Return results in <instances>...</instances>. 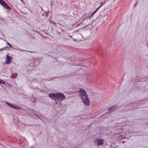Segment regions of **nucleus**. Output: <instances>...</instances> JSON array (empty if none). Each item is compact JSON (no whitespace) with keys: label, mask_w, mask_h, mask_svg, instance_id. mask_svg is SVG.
Returning a JSON list of instances; mask_svg holds the SVG:
<instances>
[{"label":"nucleus","mask_w":148,"mask_h":148,"mask_svg":"<svg viewBox=\"0 0 148 148\" xmlns=\"http://www.w3.org/2000/svg\"><path fill=\"white\" fill-rule=\"evenodd\" d=\"M97 10H96L89 17V18H90L91 16H92L94 14H95L96 12L97 11Z\"/></svg>","instance_id":"nucleus-12"},{"label":"nucleus","mask_w":148,"mask_h":148,"mask_svg":"<svg viewBox=\"0 0 148 148\" xmlns=\"http://www.w3.org/2000/svg\"><path fill=\"white\" fill-rule=\"evenodd\" d=\"M12 57L8 56L7 57L6 63L9 64L12 62Z\"/></svg>","instance_id":"nucleus-8"},{"label":"nucleus","mask_w":148,"mask_h":148,"mask_svg":"<svg viewBox=\"0 0 148 148\" xmlns=\"http://www.w3.org/2000/svg\"><path fill=\"white\" fill-rule=\"evenodd\" d=\"M97 145L99 146L102 144L103 143V140L102 139L98 138L96 140Z\"/></svg>","instance_id":"nucleus-6"},{"label":"nucleus","mask_w":148,"mask_h":148,"mask_svg":"<svg viewBox=\"0 0 148 148\" xmlns=\"http://www.w3.org/2000/svg\"><path fill=\"white\" fill-rule=\"evenodd\" d=\"M0 84H5V82L2 79H0Z\"/></svg>","instance_id":"nucleus-11"},{"label":"nucleus","mask_w":148,"mask_h":148,"mask_svg":"<svg viewBox=\"0 0 148 148\" xmlns=\"http://www.w3.org/2000/svg\"><path fill=\"white\" fill-rule=\"evenodd\" d=\"M7 44L8 45H9L10 47L11 46V45L10 43H9V42H7Z\"/></svg>","instance_id":"nucleus-13"},{"label":"nucleus","mask_w":148,"mask_h":148,"mask_svg":"<svg viewBox=\"0 0 148 148\" xmlns=\"http://www.w3.org/2000/svg\"><path fill=\"white\" fill-rule=\"evenodd\" d=\"M83 103L86 106H88L90 105V101L88 98V96L82 99Z\"/></svg>","instance_id":"nucleus-2"},{"label":"nucleus","mask_w":148,"mask_h":148,"mask_svg":"<svg viewBox=\"0 0 148 148\" xmlns=\"http://www.w3.org/2000/svg\"><path fill=\"white\" fill-rule=\"evenodd\" d=\"M106 3L105 1L103 3L102 2H101V5L97 8V10H98V9H99L100 8H101V7L103 5V4L104 3Z\"/></svg>","instance_id":"nucleus-10"},{"label":"nucleus","mask_w":148,"mask_h":148,"mask_svg":"<svg viewBox=\"0 0 148 148\" xmlns=\"http://www.w3.org/2000/svg\"><path fill=\"white\" fill-rule=\"evenodd\" d=\"M56 99H58L61 101L64 100L65 97V96L62 93H56Z\"/></svg>","instance_id":"nucleus-3"},{"label":"nucleus","mask_w":148,"mask_h":148,"mask_svg":"<svg viewBox=\"0 0 148 148\" xmlns=\"http://www.w3.org/2000/svg\"><path fill=\"white\" fill-rule=\"evenodd\" d=\"M79 94L81 99L88 97V95L86 94L85 91L83 89H80Z\"/></svg>","instance_id":"nucleus-1"},{"label":"nucleus","mask_w":148,"mask_h":148,"mask_svg":"<svg viewBox=\"0 0 148 148\" xmlns=\"http://www.w3.org/2000/svg\"><path fill=\"white\" fill-rule=\"evenodd\" d=\"M56 93H50L49 95V96L51 99L54 100H56Z\"/></svg>","instance_id":"nucleus-7"},{"label":"nucleus","mask_w":148,"mask_h":148,"mask_svg":"<svg viewBox=\"0 0 148 148\" xmlns=\"http://www.w3.org/2000/svg\"><path fill=\"white\" fill-rule=\"evenodd\" d=\"M6 104H7L10 107L12 108H13L18 110H19L20 109V108L17 106L9 103L7 102H6Z\"/></svg>","instance_id":"nucleus-5"},{"label":"nucleus","mask_w":148,"mask_h":148,"mask_svg":"<svg viewBox=\"0 0 148 148\" xmlns=\"http://www.w3.org/2000/svg\"><path fill=\"white\" fill-rule=\"evenodd\" d=\"M0 4L3 6L5 8L7 9L8 10L10 9V8L3 0H0Z\"/></svg>","instance_id":"nucleus-4"},{"label":"nucleus","mask_w":148,"mask_h":148,"mask_svg":"<svg viewBox=\"0 0 148 148\" xmlns=\"http://www.w3.org/2000/svg\"><path fill=\"white\" fill-rule=\"evenodd\" d=\"M21 1L22 2H23V0H21Z\"/></svg>","instance_id":"nucleus-14"},{"label":"nucleus","mask_w":148,"mask_h":148,"mask_svg":"<svg viewBox=\"0 0 148 148\" xmlns=\"http://www.w3.org/2000/svg\"><path fill=\"white\" fill-rule=\"evenodd\" d=\"M115 106H113L111 107L110 108H108V110L109 111L112 112L115 110Z\"/></svg>","instance_id":"nucleus-9"}]
</instances>
